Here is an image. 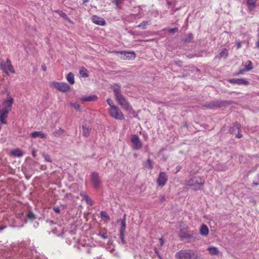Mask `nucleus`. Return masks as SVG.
<instances>
[{"mask_svg":"<svg viewBox=\"0 0 259 259\" xmlns=\"http://www.w3.org/2000/svg\"><path fill=\"white\" fill-rule=\"evenodd\" d=\"M175 257L177 259H202L198 251L189 249H182L177 252Z\"/></svg>","mask_w":259,"mask_h":259,"instance_id":"2","label":"nucleus"},{"mask_svg":"<svg viewBox=\"0 0 259 259\" xmlns=\"http://www.w3.org/2000/svg\"><path fill=\"white\" fill-rule=\"evenodd\" d=\"M97 97L96 95H92L90 96H85L82 97L81 98V101H84V102H91V101H95L97 100Z\"/></svg>","mask_w":259,"mask_h":259,"instance_id":"24","label":"nucleus"},{"mask_svg":"<svg viewBox=\"0 0 259 259\" xmlns=\"http://www.w3.org/2000/svg\"><path fill=\"white\" fill-rule=\"evenodd\" d=\"M248 71L247 70H246V68H243L242 69L239 70L238 72H236L235 73V75H239L240 74H243L244 72Z\"/></svg>","mask_w":259,"mask_h":259,"instance_id":"42","label":"nucleus"},{"mask_svg":"<svg viewBox=\"0 0 259 259\" xmlns=\"http://www.w3.org/2000/svg\"><path fill=\"white\" fill-rule=\"evenodd\" d=\"M131 142L133 145V148L134 149L139 150L142 148V142L137 135H134L132 136Z\"/></svg>","mask_w":259,"mask_h":259,"instance_id":"10","label":"nucleus"},{"mask_svg":"<svg viewBox=\"0 0 259 259\" xmlns=\"http://www.w3.org/2000/svg\"><path fill=\"white\" fill-rule=\"evenodd\" d=\"M13 103L14 99L12 97H10L8 99L5 100L3 104L4 109L3 110L9 112L11 110Z\"/></svg>","mask_w":259,"mask_h":259,"instance_id":"13","label":"nucleus"},{"mask_svg":"<svg viewBox=\"0 0 259 259\" xmlns=\"http://www.w3.org/2000/svg\"><path fill=\"white\" fill-rule=\"evenodd\" d=\"M167 180L168 177L166 174L164 172H160L157 180L158 185L162 187L164 186Z\"/></svg>","mask_w":259,"mask_h":259,"instance_id":"12","label":"nucleus"},{"mask_svg":"<svg viewBox=\"0 0 259 259\" xmlns=\"http://www.w3.org/2000/svg\"><path fill=\"white\" fill-rule=\"evenodd\" d=\"M176 169H177V171H176V172H178L179 171H180V169H181V166H179V165H178V166H177L176 167Z\"/></svg>","mask_w":259,"mask_h":259,"instance_id":"52","label":"nucleus"},{"mask_svg":"<svg viewBox=\"0 0 259 259\" xmlns=\"http://www.w3.org/2000/svg\"><path fill=\"white\" fill-rule=\"evenodd\" d=\"M134 156H135V157H137V155L136 154H134Z\"/></svg>","mask_w":259,"mask_h":259,"instance_id":"61","label":"nucleus"},{"mask_svg":"<svg viewBox=\"0 0 259 259\" xmlns=\"http://www.w3.org/2000/svg\"><path fill=\"white\" fill-rule=\"evenodd\" d=\"M80 196L83 197L84 200L85 201L86 203L91 205L92 206L94 204L93 201L91 199L89 198V197L85 194L84 192H81L80 194Z\"/></svg>","mask_w":259,"mask_h":259,"instance_id":"23","label":"nucleus"},{"mask_svg":"<svg viewBox=\"0 0 259 259\" xmlns=\"http://www.w3.org/2000/svg\"><path fill=\"white\" fill-rule=\"evenodd\" d=\"M157 254L158 256V257L159 258V259H162V256H161V255L159 253H157Z\"/></svg>","mask_w":259,"mask_h":259,"instance_id":"56","label":"nucleus"},{"mask_svg":"<svg viewBox=\"0 0 259 259\" xmlns=\"http://www.w3.org/2000/svg\"><path fill=\"white\" fill-rule=\"evenodd\" d=\"M92 20L94 23L100 26H104L106 23L104 19L100 18L95 15L92 17Z\"/></svg>","mask_w":259,"mask_h":259,"instance_id":"15","label":"nucleus"},{"mask_svg":"<svg viewBox=\"0 0 259 259\" xmlns=\"http://www.w3.org/2000/svg\"><path fill=\"white\" fill-rule=\"evenodd\" d=\"M157 254L158 256V257L159 258V259H162V256H161V255L159 253H157Z\"/></svg>","mask_w":259,"mask_h":259,"instance_id":"57","label":"nucleus"},{"mask_svg":"<svg viewBox=\"0 0 259 259\" xmlns=\"http://www.w3.org/2000/svg\"><path fill=\"white\" fill-rule=\"evenodd\" d=\"M99 235L103 239H107L108 238V236L107 235V231L105 229L103 230L100 231Z\"/></svg>","mask_w":259,"mask_h":259,"instance_id":"35","label":"nucleus"},{"mask_svg":"<svg viewBox=\"0 0 259 259\" xmlns=\"http://www.w3.org/2000/svg\"><path fill=\"white\" fill-rule=\"evenodd\" d=\"M171 4V2H167V4L169 5H170Z\"/></svg>","mask_w":259,"mask_h":259,"instance_id":"60","label":"nucleus"},{"mask_svg":"<svg viewBox=\"0 0 259 259\" xmlns=\"http://www.w3.org/2000/svg\"><path fill=\"white\" fill-rule=\"evenodd\" d=\"M91 181L94 187L98 189L100 186L101 182L98 173L93 172L91 174Z\"/></svg>","mask_w":259,"mask_h":259,"instance_id":"8","label":"nucleus"},{"mask_svg":"<svg viewBox=\"0 0 259 259\" xmlns=\"http://www.w3.org/2000/svg\"><path fill=\"white\" fill-rule=\"evenodd\" d=\"M208 232L209 231L207 227L205 225H203L200 230V234L203 236H207L208 234Z\"/></svg>","mask_w":259,"mask_h":259,"instance_id":"25","label":"nucleus"},{"mask_svg":"<svg viewBox=\"0 0 259 259\" xmlns=\"http://www.w3.org/2000/svg\"><path fill=\"white\" fill-rule=\"evenodd\" d=\"M186 126H187V124H186L184 125V127H186Z\"/></svg>","mask_w":259,"mask_h":259,"instance_id":"64","label":"nucleus"},{"mask_svg":"<svg viewBox=\"0 0 259 259\" xmlns=\"http://www.w3.org/2000/svg\"><path fill=\"white\" fill-rule=\"evenodd\" d=\"M256 47L259 49V39L256 42Z\"/></svg>","mask_w":259,"mask_h":259,"instance_id":"55","label":"nucleus"},{"mask_svg":"<svg viewBox=\"0 0 259 259\" xmlns=\"http://www.w3.org/2000/svg\"><path fill=\"white\" fill-rule=\"evenodd\" d=\"M9 112L7 111L2 110V112L0 114V121L2 123L6 124L7 122V118L8 117V114Z\"/></svg>","mask_w":259,"mask_h":259,"instance_id":"18","label":"nucleus"},{"mask_svg":"<svg viewBox=\"0 0 259 259\" xmlns=\"http://www.w3.org/2000/svg\"><path fill=\"white\" fill-rule=\"evenodd\" d=\"M101 217L103 219L106 220V221H108L110 220V218L108 213L105 211H101L100 212Z\"/></svg>","mask_w":259,"mask_h":259,"instance_id":"31","label":"nucleus"},{"mask_svg":"<svg viewBox=\"0 0 259 259\" xmlns=\"http://www.w3.org/2000/svg\"><path fill=\"white\" fill-rule=\"evenodd\" d=\"M247 64H246L245 66L246 70H247L248 71L251 70L253 68V67L252 65V62L250 61H247Z\"/></svg>","mask_w":259,"mask_h":259,"instance_id":"38","label":"nucleus"},{"mask_svg":"<svg viewBox=\"0 0 259 259\" xmlns=\"http://www.w3.org/2000/svg\"><path fill=\"white\" fill-rule=\"evenodd\" d=\"M64 132V130L60 128L58 131L54 132L53 134L55 137H58L59 136H60L63 132Z\"/></svg>","mask_w":259,"mask_h":259,"instance_id":"39","label":"nucleus"},{"mask_svg":"<svg viewBox=\"0 0 259 259\" xmlns=\"http://www.w3.org/2000/svg\"><path fill=\"white\" fill-rule=\"evenodd\" d=\"M44 157L46 161H48V162H52V158H51L50 156L48 154H44Z\"/></svg>","mask_w":259,"mask_h":259,"instance_id":"43","label":"nucleus"},{"mask_svg":"<svg viewBox=\"0 0 259 259\" xmlns=\"http://www.w3.org/2000/svg\"><path fill=\"white\" fill-rule=\"evenodd\" d=\"M121 0H114L113 3L116 6L119 7L120 4Z\"/></svg>","mask_w":259,"mask_h":259,"instance_id":"48","label":"nucleus"},{"mask_svg":"<svg viewBox=\"0 0 259 259\" xmlns=\"http://www.w3.org/2000/svg\"><path fill=\"white\" fill-rule=\"evenodd\" d=\"M107 103L109 106V108H112V107L116 106L113 102V101L111 98H108L107 100Z\"/></svg>","mask_w":259,"mask_h":259,"instance_id":"41","label":"nucleus"},{"mask_svg":"<svg viewBox=\"0 0 259 259\" xmlns=\"http://www.w3.org/2000/svg\"><path fill=\"white\" fill-rule=\"evenodd\" d=\"M89 2V0H83V3H85L87 2Z\"/></svg>","mask_w":259,"mask_h":259,"instance_id":"59","label":"nucleus"},{"mask_svg":"<svg viewBox=\"0 0 259 259\" xmlns=\"http://www.w3.org/2000/svg\"><path fill=\"white\" fill-rule=\"evenodd\" d=\"M193 34L192 33H189L186 37L183 38V40L185 42H189L191 41V40L193 39Z\"/></svg>","mask_w":259,"mask_h":259,"instance_id":"37","label":"nucleus"},{"mask_svg":"<svg viewBox=\"0 0 259 259\" xmlns=\"http://www.w3.org/2000/svg\"><path fill=\"white\" fill-rule=\"evenodd\" d=\"M109 115L116 120H124V116L120 109L117 106L112 107L108 109Z\"/></svg>","mask_w":259,"mask_h":259,"instance_id":"4","label":"nucleus"},{"mask_svg":"<svg viewBox=\"0 0 259 259\" xmlns=\"http://www.w3.org/2000/svg\"><path fill=\"white\" fill-rule=\"evenodd\" d=\"M53 85L57 90L63 93L67 92L70 89L69 85L65 82H54Z\"/></svg>","mask_w":259,"mask_h":259,"instance_id":"7","label":"nucleus"},{"mask_svg":"<svg viewBox=\"0 0 259 259\" xmlns=\"http://www.w3.org/2000/svg\"><path fill=\"white\" fill-rule=\"evenodd\" d=\"M74 75L72 72H69L66 77V79L70 84L74 83Z\"/></svg>","mask_w":259,"mask_h":259,"instance_id":"26","label":"nucleus"},{"mask_svg":"<svg viewBox=\"0 0 259 259\" xmlns=\"http://www.w3.org/2000/svg\"><path fill=\"white\" fill-rule=\"evenodd\" d=\"M27 218L28 219L31 221H33L36 219V217L34 213H33L32 211H29L28 213L27 214Z\"/></svg>","mask_w":259,"mask_h":259,"instance_id":"32","label":"nucleus"},{"mask_svg":"<svg viewBox=\"0 0 259 259\" xmlns=\"http://www.w3.org/2000/svg\"><path fill=\"white\" fill-rule=\"evenodd\" d=\"M169 33H175L178 31L179 29L178 27H175L173 28H168L165 29Z\"/></svg>","mask_w":259,"mask_h":259,"instance_id":"40","label":"nucleus"},{"mask_svg":"<svg viewBox=\"0 0 259 259\" xmlns=\"http://www.w3.org/2000/svg\"><path fill=\"white\" fill-rule=\"evenodd\" d=\"M11 155L17 157H21L23 155V152L19 149H15L10 152Z\"/></svg>","mask_w":259,"mask_h":259,"instance_id":"21","label":"nucleus"},{"mask_svg":"<svg viewBox=\"0 0 259 259\" xmlns=\"http://www.w3.org/2000/svg\"><path fill=\"white\" fill-rule=\"evenodd\" d=\"M154 250H155V252L156 254L159 253V252H158V251L157 250V249L156 248H155Z\"/></svg>","mask_w":259,"mask_h":259,"instance_id":"58","label":"nucleus"},{"mask_svg":"<svg viewBox=\"0 0 259 259\" xmlns=\"http://www.w3.org/2000/svg\"><path fill=\"white\" fill-rule=\"evenodd\" d=\"M241 47V45L240 42H238L237 44V49L240 48Z\"/></svg>","mask_w":259,"mask_h":259,"instance_id":"53","label":"nucleus"},{"mask_svg":"<svg viewBox=\"0 0 259 259\" xmlns=\"http://www.w3.org/2000/svg\"><path fill=\"white\" fill-rule=\"evenodd\" d=\"M144 165L145 167L150 169H152L153 168L152 161L150 158H148V159L144 162Z\"/></svg>","mask_w":259,"mask_h":259,"instance_id":"27","label":"nucleus"},{"mask_svg":"<svg viewBox=\"0 0 259 259\" xmlns=\"http://www.w3.org/2000/svg\"><path fill=\"white\" fill-rule=\"evenodd\" d=\"M259 174L257 175L256 179L253 181V184L257 186L259 185Z\"/></svg>","mask_w":259,"mask_h":259,"instance_id":"46","label":"nucleus"},{"mask_svg":"<svg viewBox=\"0 0 259 259\" xmlns=\"http://www.w3.org/2000/svg\"><path fill=\"white\" fill-rule=\"evenodd\" d=\"M241 127V125L238 122H235L233 124V126L230 127L229 129V133L231 134H235L236 137L239 139L242 137V134L239 133Z\"/></svg>","mask_w":259,"mask_h":259,"instance_id":"9","label":"nucleus"},{"mask_svg":"<svg viewBox=\"0 0 259 259\" xmlns=\"http://www.w3.org/2000/svg\"><path fill=\"white\" fill-rule=\"evenodd\" d=\"M72 106L76 110H80V105L77 103H72L71 104Z\"/></svg>","mask_w":259,"mask_h":259,"instance_id":"44","label":"nucleus"},{"mask_svg":"<svg viewBox=\"0 0 259 259\" xmlns=\"http://www.w3.org/2000/svg\"><path fill=\"white\" fill-rule=\"evenodd\" d=\"M6 228V226H0V232L3 230L5 228Z\"/></svg>","mask_w":259,"mask_h":259,"instance_id":"54","label":"nucleus"},{"mask_svg":"<svg viewBox=\"0 0 259 259\" xmlns=\"http://www.w3.org/2000/svg\"><path fill=\"white\" fill-rule=\"evenodd\" d=\"M115 100L123 110L130 112L133 111V107L123 95L116 97Z\"/></svg>","mask_w":259,"mask_h":259,"instance_id":"3","label":"nucleus"},{"mask_svg":"<svg viewBox=\"0 0 259 259\" xmlns=\"http://www.w3.org/2000/svg\"><path fill=\"white\" fill-rule=\"evenodd\" d=\"M150 24V21H144L141 24L137 26L138 28H142V29H146L148 25Z\"/></svg>","mask_w":259,"mask_h":259,"instance_id":"33","label":"nucleus"},{"mask_svg":"<svg viewBox=\"0 0 259 259\" xmlns=\"http://www.w3.org/2000/svg\"><path fill=\"white\" fill-rule=\"evenodd\" d=\"M50 223H51V224H53V221H50Z\"/></svg>","mask_w":259,"mask_h":259,"instance_id":"62","label":"nucleus"},{"mask_svg":"<svg viewBox=\"0 0 259 259\" xmlns=\"http://www.w3.org/2000/svg\"><path fill=\"white\" fill-rule=\"evenodd\" d=\"M126 215L124 214L123 216V218L121 220V226L119 230V234H124V232L126 228Z\"/></svg>","mask_w":259,"mask_h":259,"instance_id":"20","label":"nucleus"},{"mask_svg":"<svg viewBox=\"0 0 259 259\" xmlns=\"http://www.w3.org/2000/svg\"><path fill=\"white\" fill-rule=\"evenodd\" d=\"M228 56V50L226 48L222 49L219 54V58H226Z\"/></svg>","mask_w":259,"mask_h":259,"instance_id":"30","label":"nucleus"},{"mask_svg":"<svg viewBox=\"0 0 259 259\" xmlns=\"http://www.w3.org/2000/svg\"><path fill=\"white\" fill-rule=\"evenodd\" d=\"M119 237L122 244H125L126 242L124 240V234H119Z\"/></svg>","mask_w":259,"mask_h":259,"instance_id":"45","label":"nucleus"},{"mask_svg":"<svg viewBox=\"0 0 259 259\" xmlns=\"http://www.w3.org/2000/svg\"><path fill=\"white\" fill-rule=\"evenodd\" d=\"M209 253L211 255H217L219 252L218 249L215 247H209L208 248Z\"/></svg>","mask_w":259,"mask_h":259,"instance_id":"28","label":"nucleus"},{"mask_svg":"<svg viewBox=\"0 0 259 259\" xmlns=\"http://www.w3.org/2000/svg\"><path fill=\"white\" fill-rule=\"evenodd\" d=\"M111 89L114 92L115 98L122 95L121 91L120 85L118 84H114L111 86Z\"/></svg>","mask_w":259,"mask_h":259,"instance_id":"16","label":"nucleus"},{"mask_svg":"<svg viewBox=\"0 0 259 259\" xmlns=\"http://www.w3.org/2000/svg\"><path fill=\"white\" fill-rule=\"evenodd\" d=\"M53 210H54V211L57 213H59L60 212V208L58 207V206H55L54 208H53Z\"/></svg>","mask_w":259,"mask_h":259,"instance_id":"47","label":"nucleus"},{"mask_svg":"<svg viewBox=\"0 0 259 259\" xmlns=\"http://www.w3.org/2000/svg\"><path fill=\"white\" fill-rule=\"evenodd\" d=\"M41 68L44 71H46L47 70V67L45 64H42L41 65Z\"/></svg>","mask_w":259,"mask_h":259,"instance_id":"51","label":"nucleus"},{"mask_svg":"<svg viewBox=\"0 0 259 259\" xmlns=\"http://www.w3.org/2000/svg\"><path fill=\"white\" fill-rule=\"evenodd\" d=\"M56 12L59 14V15L65 19V20H69V18L68 17L67 14L63 12L62 11H57Z\"/></svg>","mask_w":259,"mask_h":259,"instance_id":"36","label":"nucleus"},{"mask_svg":"<svg viewBox=\"0 0 259 259\" xmlns=\"http://www.w3.org/2000/svg\"><path fill=\"white\" fill-rule=\"evenodd\" d=\"M79 74L83 77H87L89 76L88 70L84 68H82L79 70Z\"/></svg>","mask_w":259,"mask_h":259,"instance_id":"34","label":"nucleus"},{"mask_svg":"<svg viewBox=\"0 0 259 259\" xmlns=\"http://www.w3.org/2000/svg\"><path fill=\"white\" fill-rule=\"evenodd\" d=\"M159 200L161 202H163L165 200V197L164 196H160L159 197Z\"/></svg>","mask_w":259,"mask_h":259,"instance_id":"49","label":"nucleus"},{"mask_svg":"<svg viewBox=\"0 0 259 259\" xmlns=\"http://www.w3.org/2000/svg\"><path fill=\"white\" fill-rule=\"evenodd\" d=\"M193 232L186 231L184 229H181L179 233V236L182 241L189 242L193 239Z\"/></svg>","mask_w":259,"mask_h":259,"instance_id":"6","label":"nucleus"},{"mask_svg":"<svg viewBox=\"0 0 259 259\" xmlns=\"http://www.w3.org/2000/svg\"><path fill=\"white\" fill-rule=\"evenodd\" d=\"M257 0H246V5L249 10H253L256 7Z\"/></svg>","mask_w":259,"mask_h":259,"instance_id":"22","label":"nucleus"},{"mask_svg":"<svg viewBox=\"0 0 259 259\" xmlns=\"http://www.w3.org/2000/svg\"><path fill=\"white\" fill-rule=\"evenodd\" d=\"M82 128L83 131V135L85 137H89L90 135V129L87 127L85 124H82Z\"/></svg>","mask_w":259,"mask_h":259,"instance_id":"29","label":"nucleus"},{"mask_svg":"<svg viewBox=\"0 0 259 259\" xmlns=\"http://www.w3.org/2000/svg\"><path fill=\"white\" fill-rule=\"evenodd\" d=\"M1 68L7 75L9 74V72L12 73H15V69L9 59H7L6 63L3 61L1 62Z\"/></svg>","mask_w":259,"mask_h":259,"instance_id":"5","label":"nucleus"},{"mask_svg":"<svg viewBox=\"0 0 259 259\" xmlns=\"http://www.w3.org/2000/svg\"><path fill=\"white\" fill-rule=\"evenodd\" d=\"M225 103V102L224 101H220L218 100L212 101L209 103H206L204 105V106L210 109L217 108L223 106Z\"/></svg>","mask_w":259,"mask_h":259,"instance_id":"11","label":"nucleus"},{"mask_svg":"<svg viewBox=\"0 0 259 259\" xmlns=\"http://www.w3.org/2000/svg\"><path fill=\"white\" fill-rule=\"evenodd\" d=\"M204 179L199 176L190 175L186 180V184L193 190L197 191L203 189Z\"/></svg>","mask_w":259,"mask_h":259,"instance_id":"1","label":"nucleus"},{"mask_svg":"<svg viewBox=\"0 0 259 259\" xmlns=\"http://www.w3.org/2000/svg\"><path fill=\"white\" fill-rule=\"evenodd\" d=\"M33 156H35V153H34V152H33Z\"/></svg>","mask_w":259,"mask_h":259,"instance_id":"63","label":"nucleus"},{"mask_svg":"<svg viewBox=\"0 0 259 259\" xmlns=\"http://www.w3.org/2000/svg\"><path fill=\"white\" fill-rule=\"evenodd\" d=\"M121 54H123V59L127 60H132L135 58L136 55L134 52H121Z\"/></svg>","mask_w":259,"mask_h":259,"instance_id":"17","label":"nucleus"},{"mask_svg":"<svg viewBox=\"0 0 259 259\" xmlns=\"http://www.w3.org/2000/svg\"><path fill=\"white\" fill-rule=\"evenodd\" d=\"M31 137L33 138L40 137L41 139H46L47 136L41 131H36L31 134Z\"/></svg>","mask_w":259,"mask_h":259,"instance_id":"19","label":"nucleus"},{"mask_svg":"<svg viewBox=\"0 0 259 259\" xmlns=\"http://www.w3.org/2000/svg\"><path fill=\"white\" fill-rule=\"evenodd\" d=\"M159 243H160V245L161 247L163 245V244H164V241H163L162 238H160L159 239Z\"/></svg>","mask_w":259,"mask_h":259,"instance_id":"50","label":"nucleus"},{"mask_svg":"<svg viewBox=\"0 0 259 259\" xmlns=\"http://www.w3.org/2000/svg\"><path fill=\"white\" fill-rule=\"evenodd\" d=\"M228 81L232 84H237L238 85H247L249 84V82L244 78L230 79L228 80Z\"/></svg>","mask_w":259,"mask_h":259,"instance_id":"14","label":"nucleus"}]
</instances>
